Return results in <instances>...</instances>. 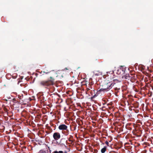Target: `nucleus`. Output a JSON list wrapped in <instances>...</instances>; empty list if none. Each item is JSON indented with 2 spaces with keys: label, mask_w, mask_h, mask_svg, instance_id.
Returning a JSON list of instances; mask_svg holds the SVG:
<instances>
[{
  "label": "nucleus",
  "mask_w": 153,
  "mask_h": 153,
  "mask_svg": "<svg viewBox=\"0 0 153 153\" xmlns=\"http://www.w3.org/2000/svg\"><path fill=\"white\" fill-rule=\"evenodd\" d=\"M68 128V126L65 124L60 125L59 126L58 128L60 130H66Z\"/></svg>",
  "instance_id": "0eeeda50"
},
{
  "label": "nucleus",
  "mask_w": 153,
  "mask_h": 153,
  "mask_svg": "<svg viewBox=\"0 0 153 153\" xmlns=\"http://www.w3.org/2000/svg\"><path fill=\"white\" fill-rule=\"evenodd\" d=\"M73 136L71 135H70L69 136V137L68 138V140L69 142H70L71 143H72L73 142Z\"/></svg>",
  "instance_id": "1a4fd4ad"
},
{
  "label": "nucleus",
  "mask_w": 153,
  "mask_h": 153,
  "mask_svg": "<svg viewBox=\"0 0 153 153\" xmlns=\"http://www.w3.org/2000/svg\"><path fill=\"white\" fill-rule=\"evenodd\" d=\"M126 70V67L125 66H121L117 70V73L122 75L125 74Z\"/></svg>",
  "instance_id": "7ed1b4c3"
},
{
  "label": "nucleus",
  "mask_w": 153,
  "mask_h": 153,
  "mask_svg": "<svg viewBox=\"0 0 153 153\" xmlns=\"http://www.w3.org/2000/svg\"><path fill=\"white\" fill-rule=\"evenodd\" d=\"M105 143L108 146L109 145V143L107 141H106L105 142Z\"/></svg>",
  "instance_id": "2eb2a0df"
},
{
  "label": "nucleus",
  "mask_w": 153,
  "mask_h": 153,
  "mask_svg": "<svg viewBox=\"0 0 153 153\" xmlns=\"http://www.w3.org/2000/svg\"><path fill=\"white\" fill-rule=\"evenodd\" d=\"M111 82L112 83V85L117 84V87L116 88L117 89H120L121 86L120 85V82L117 79H114Z\"/></svg>",
  "instance_id": "39448f33"
},
{
  "label": "nucleus",
  "mask_w": 153,
  "mask_h": 153,
  "mask_svg": "<svg viewBox=\"0 0 153 153\" xmlns=\"http://www.w3.org/2000/svg\"><path fill=\"white\" fill-rule=\"evenodd\" d=\"M53 153H64V152L62 151H55L53 152Z\"/></svg>",
  "instance_id": "f8f14e48"
},
{
  "label": "nucleus",
  "mask_w": 153,
  "mask_h": 153,
  "mask_svg": "<svg viewBox=\"0 0 153 153\" xmlns=\"http://www.w3.org/2000/svg\"><path fill=\"white\" fill-rule=\"evenodd\" d=\"M112 87V83L111 82H109L105 83L104 85V88L100 89L98 91H97L96 94H95L91 98L93 99L95 97H97L98 94H102V91L105 92L108 91L111 89Z\"/></svg>",
  "instance_id": "f03ea898"
},
{
  "label": "nucleus",
  "mask_w": 153,
  "mask_h": 153,
  "mask_svg": "<svg viewBox=\"0 0 153 153\" xmlns=\"http://www.w3.org/2000/svg\"><path fill=\"white\" fill-rule=\"evenodd\" d=\"M110 153H117V152L113 151L111 152H110Z\"/></svg>",
  "instance_id": "f3484780"
},
{
  "label": "nucleus",
  "mask_w": 153,
  "mask_h": 153,
  "mask_svg": "<svg viewBox=\"0 0 153 153\" xmlns=\"http://www.w3.org/2000/svg\"><path fill=\"white\" fill-rule=\"evenodd\" d=\"M4 111L7 113V115L9 116V115H8L9 113L8 112H7V109L6 108H4Z\"/></svg>",
  "instance_id": "4468645a"
},
{
  "label": "nucleus",
  "mask_w": 153,
  "mask_h": 153,
  "mask_svg": "<svg viewBox=\"0 0 153 153\" xmlns=\"http://www.w3.org/2000/svg\"><path fill=\"white\" fill-rule=\"evenodd\" d=\"M39 153H48V152L47 153L45 151L42 150L39 151Z\"/></svg>",
  "instance_id": "ddd939ff"
},
{
  "label": "nucleus",
  "mask_w": 153,
  "mask_h": 153,
  "mask_svg": "<svg viewBox=\"0 0 153 153\" xmlns=\"http://www.w3.org/2000/svg\"><path fill=\"white\" fill-rule=\"evenodd\" d=\"M117 84H115V85H112V87H114V89L115 90H119L120 89H117V88H116V87H117Z\"/></svg>",
  "instance_id": "9b49d317"
},
{
  "label": "nucleus",
  "mask_w": 153,
  "mask_h": 153,
  "mask_svg": "<svg viewBox=\"0 0 153 153\" xmlns=\"http://www.w3.org/2000/svg\"><path fill=\"white\" fill-rule=\"evenodd\" d=\"M55 79L52 76L47 80H43L40 81L39 83L40 86L45 88L49 89L51 86H53L54 84Z\"/></svg>",
  "instance_id": "f257e3e1"
},
{
  "label": "nucleus",
  "mask_w": 153,
  "mask_h": 153,
  "mask_svg": "<svg viewBox=\"0 0 153 153\" xmlns=\"http://www.w3.org/2000/svg\"><path fill=\"white\" fill-rule=\"evenodd\" d=\"M18 97L19 98H20V99H21V96H18Z\"/></svg>",
  "instance_id": "6ab92c4d"
},
{
  "label": "nucleus",
  "mask_w": 153,
  "mask_h": 153,
  "mask_svg": "<svg viewBox=\"0 0 153 153\" xmlns=\"http://www.w3.org/2000/svg\"><path fill=\"white\" fill-rule=\"evenodd\" d=\"M64 153H67V152L66 151H65L64 152H63Z\"/></svg>",
  "instance_id": "a211bd4d"
},
{
  "label": "nucleus",
  "mask_w": 153,
  "mask_h": 153,
  "mask_svg": "<svg viewBox=\"0 0 153 153\" xmlns=\"http://www.w3.org/2000/svg\"><path fill=\"white\" fill-rule=\"evenodd\" d=\"M48 153H50V152H49V153H48Z\"/></svg>",
  "instance_id": "5701e85b"
},
{
  "label": "nucleus",
  "mask_w": 153,
  "mask_h": 153,
  "mask_svg": "<svg viewBox=\"0 0 153 153\" xmlns=\"http://www.w3.org/2000/svg\"><path fill=\"white\" fill-rule=\"evenodd\" d=\"M62 140H61V141H62ZM59 144H60L61 145V144H62V145H63L64 146H65V144H64V143H61V142H60V143H59Z\"/></svg>",
  "instance_id": "dca6fc26"
},
{
  "label": "nucleus",
  "mask_w": 153,
  "mask_h": 153,
  "mask_svg": "<svg viewBox=\"0 0 153 153\" xmlns=\"http://www.w3.org/2000/svg\"><path fill=\"white\" fill-rule=\"evenodd\" d=\"M65 130L62 133L65 136L68 135L69 134V131L67 128L66 130Z\"/></svg>",
  "instance_id": "6e6552de"
},
{
  "label": "nucleus",
  "mask_w": 153,
  "mask_h": 153,
  "mask_svg": "<svg viewBox=\"0 0 153 153\" xmlns=\"http://www.w3.org/2000/svg\"><path fill=\"white\" fill-rule=\"evenodd\" d=\"M53 137L55 140H57L60 138L61 136L59 133L55 132L53 134Z\"/></svg>",
  "instance_id": "423d86ee"
},
{
  "label": "nucleus",
  "mask_w": 153,
  "mask_h": 153,
  "mask_svg": "<svg viewBox=\"0 0 153 153\" xmlns=\"http://www.w3.org/2000/svg\"><path fill=\"white\" fill-rule=\"evenodd\" d=\"M106 150V147H104V148H102L101 150V152L102 153H104L105 152Z\"/></svg>",
  "instance_id": "9d476101"
},
{
  "label": "nucleus",
  "mask_w": 153,
  "mask_h": 153,
  "mask_svg": "<svg viewBox=\"0 0 153 153\" xmlns=\"http://www.w3.org/2000/svg\"><path fill=\"white\" fill-rule=\"evenodd\" d=\"M51 150H50V153H51Z\"/></svg>",
  "instance_id": "aec40b11"
},
{
  "label": "nucleus",
  "mask_w": 153,
  "mask_h": 153,
  "mask_svg": "<svg viewBox=\"0 0 153 153\" xmlns=\"http://www.w3.org/2000/svg\"><path fill=\"white\" fill-rule=\"evenodd\" d=\"M76 86H78V85H76Z\"/></svg>",
  "instance_id": "4be33fe9"
},
{
  "label": "nucleus",
  "mask_w": 153,
  "mask_h": 153,
  "mask_svg": "<svg viewBox=\"0 0 153 153\" xmlns=\"http://www.w3.org/2000/svg\"><path fill=\"white\" fill-rule=\"evenodd\" d=\"M43 99L44 100V97H43Z\"/></svg>",
  "instance_id": "412c9836"
},
{
  "label": "nucleus",
  "mask_w": 153,
  "mask_h": 153,
  "mask_svg": "<svg viewBox=\"0 0 153 153\" xmlns=\"http://www.w3.org/2000/svg\"><path fill=\"white\" fill-rule=\"evenodd\" d=\"M133 77L131 74H126L123 75L122 77V79L125 80H129L131 79Z\"/></svg>",
  "instance_id": "20e7f679"
}]
</instances>
